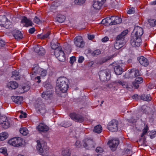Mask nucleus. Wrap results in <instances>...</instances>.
<instances>
[{
	"label": "nucleus",
	"mask_w": 156,
	"mask_h": 156,
	"mask_svg": "<svg viewBox=\"0 0 156 156\" xmlns=\"http://www.w3.org/2000/svg\"><path fill=\"white\" fill-rule=\"evenodd\" d=\"M106 1V0H94L93 4V8L96 10L100 9Z\"/></svg>",
	"instance_id": "13"
},
{
	"label": "nucleus",
	"mask_w": 156,
	"mask_h": 156,
	"mask_svg": "<svg viewBox=\"0 0 156 156\" xmlns=\"http://www.w3.org/2000/svg\"><path fill=\"white\" fill-rule=\"evenodd\" d=\"M7 117L5 115H2L0 116V124L1 125L5 121L7 120Z\"/></svg>",
	"instance_id": "42"
},
{
	"label": "nucleus",
	"mask_w": 156,
	"mask_h": 156,
	"mask_svg": "<svg viewBox=\"0 0 156 156\" xmlns=\"http://www.w3.org/2000/svg\"><path fill=\"white\" fill-rule=\"evenodd\" d=\"M47 72L46 70H43L41 72V76L44 77L47 75Z\"/></svg>",
	"instance_id": "51"
},
{
	"label": "nucleus",
	"mask_w": 156,
	"mask_h": 156,
	"mask_svg": "<svg viewBox=\"0 0 156 156\" xmlns=\"http://www.w3.org/2000/svg\"><path fill=\"white\" fill-rule=\"evenodd\" d=\"M0 152L5 156H7L8 154L7 152V150L6 147H2L0 149Z\"/></svg>",
	"instance_id": "38"
},
{
	"label": "nucleus",
	"mask_w": 156,
	"mask_h": 156,
	"mask_svg": "<svg viewBox=\"0 0 156 156\" xmlns=\"http://www.w3.org/2000/svg\"><path fill=\"white\" fill-rule=\"evenodd\" d=\"M118 121L115 120L113 119L109 122L107 127L108 129L110 131L115 132L118 130Z\"/></svg>",
	"instance_id": "5"
},
{
	"label": "nucleus",
	"mask_w": 156,
	"mask_h": 156,
	"mask_svg": "<svg viewBox=\"0 0 156 156\" xmlns=\"http://www.w3.org/2000/svg\"><path fill=\"white\" fill-rule=\"evenodd\" d=\"M137 59L140 63L144 66H147L149 64L148 61L147 59L143 56L138 57Z\"/></svg>",
	"instance_id": "20"
},
{
	"label": "nucleus",
	"mask_w": 156,
	"mask_h": 156,
	"mask_svg": "<svg viewBox=\"0 0 156 156\" xmlns=\"http://www.w3.org/2000/svg\"><path fill=\"white\" fill-rule=\"evenodd\" d=\"M74 42L75 44L77 47L82 48L84 46L85 42L82 37L80 36L76 37L74 39Z\"/></svg>",
	"instance_id": "9"
},
{
	"label": "nucleus",
	"mask_w": 156,
	"mask_h": 156,
	"mask_svg": "<svg viewBox=\"0 0 156 156\" xmlns=\"http://www.w3.org/2000/svg\"><path fill=\"white\" fill-rule=\"evenodd\" d=\"M8 133L6 132H2L0 133V140L3 141L8 137Z\"/></svg>",
	"instance_id": "33"
},
{
	"label": "nucleus",
	"mask_w": 156,
	"mask_h": 156,
	"mask_svg": "<svg viewBox=\"0 0 156 156\" xmlns=\"http://www.w3.org/2000/svg\"><path fill=\"white\" fill-rule=\"evenodd\" d=\"M128 32L127 30H126L122 31L120 34L118 35L116 37V40L123 42L124 39V37Z\"/></svg>",
	"instance_id": "21"
},
{
	"label": "nucleus",
	"mask_w": 156,
	"mask_h": 156,
	"mask_svg": "<svg viewBox=\"0 0 156 156\" xmlns=\"http://www.w3.org/2000/svg\"><path fill=\"white\" fill-rule=\"evenodd\" d=\"M148 22L151 26L154 27L156 26V19H150L148 20Z\"/></svg>",
	"instance_id": "36"
},
{
	"label": "nucleus",
	"mask_w": 156,
	"mask_h": 156,
	"mask_svg": "<svg viewBox=\"0 0 156 156\" xmlns=\"http://www.w3.org/2000/svg\"><path fill=\"white\" fill-rule=\"evenodd\" d=\"M114 71L117 75L121 74L122 73V69L121 67L122 65L121 63L115 62L112 64Z\"/></svg>",
	"instance_id": "7"
},
{
	"label": "nucleus",
	"mask_w": 156,
	"mask_h": 156,
	"mask_svg": "<svg viewBox=\"0 0 156 156\" xmlns=\"http://www.w3.org/2000/svg\"><path fill=\"white\" fill-rule=\"evenodd\" d=\"M75 145L77 148L80 147L81 146L80 142L79 140H77L75 143Z\"/></svg>",
	"instance_id": "58"
},
{
	"label": "nucleus",
	"mask_w": 156,
	"mask_h": 156,
	"mask_svg": "<svg viewBox=\"0 0 156 156\" xmlns=\"http://www.w3.org/2000/svg\"><path fill=\"white\" fill-rule=\"evenodd\" d=\"M34 106L37 110L41 112V111L44 108V105L41 99L38 98L35 102Z\"/></svg>",
	"instance_id": "14"
},
{
	"label": "nucleus",
	"mask_w": 156,
	"mask_h": 156,
	"mask_svg": "<svg viewBox=\"0 0 156 156\" xmlns=\"http://www.w3.org/2000/svg\"><path fill=\"white\" fill-rule=\"evenodd\" d=\"M101 53V51L99 49H97L94 51L92 52V56H94L96 55H98Z\"/></svg>",
	"instance_id": "46"
},
{
	"label": "nucleus",
	"mask_w": 156,
	"mask_h": 156,
	"mask_svg": "<svg viewBox=\"0 0 156 156\" xmlns=\"http://www.w3.org/2000/svg\"><path fill=\"white\" fill-rule=\"evenodd\" d=\"M19 75L18 72L17 70H15L13 71L12 72V77H16V78L15 79L16 80L19 79L20 78L19 77H18Z\"/></svg>",
	"instance_id": "40"
},
{
	"label": "nucleus",
	"mask_w": 156,
	"mask_h": 156,
	"mask_svg": "<svg viewBox=\"0 0 156 156\" xmlns=\"http://www.w3.org/2000/svg\"><path fill=\"white\" fill-rule=\"evenodd\" d=\"M34 23L37 24H39L41 23V21L39 18L36 16L34 18Z\"/></svg>",
	"instance_id": "47"
},
{
	"label": "nucleus",
	"mask_w": 156,
	"mask_h": 156,
	"mask_svg": "<svg viewBox=\"0 0 156 156\" xmlns=\"http://www.w3.org/2000/svg\"><path fill=\"white\" fill-rule=\"evenodd\" d=\"M119 144V140L117 138L110 140L108 142V144L109 145L110 148L112 151L115 150L116 147Z\"/></svg>",
	"instance_id": "11"
},
{
	"label": "nucleus",
	"mask_w": 156,
	"mask_h": 156,
	"mask_svg": "<svg viewBox=\"0 0 156 156\" xmlns=\"http://www.w3.org/2000/svg\"><path fill=\"white\" fill-rule=\"evenodd\" d=\"M20 133L24 136H26L28 133V130L26 127L20 128Z\"/></svg>",
	"instance_id": "34"
},
{
	"label": "nucleus",
	"mask_w": 156,
	"mask_h": 156,
	"mask_svg": "<svg viewBox=\"0 0 156 156\" xmlns=\"http://www.w3.org/2000/svg\"><path fill=\"white\" fill-rule=\"evenodd\" d=\"M11 98L14 102L18 104H20L23 100V97L20 96H13Z\"/></svg>",
	"instance_id": "23"
},
{
	"label": "nucleus",
	"mask_w": 156,
	"mask_h": 156,
	"mask_svg": "<svg viewBox=\"0 0 156 156\" xmlns=\"http://www.w3.org/2000/svg\"><path fill=\"white\" fill-rule=\"evenodd\" d=\"M148 129L149 128L148 126L147 125H146L143 129V131L146 133L148 130Z\"/></svg>",
	"instance_id": "64"
},
{
	"label": "nucleus",
	"mask_w": 156,
	"mask_h": 156,
	"mask_svg": "<svg viewBox=\"0 0 156 156\" xmlns=\"http://www.w3.org/2000/svg\"><path fill=\"white\" fill-rule=\"evenodd\" d=\"M85 0H75L74 2L75 4L81 5L84 3Z\"/></svg>",
	"instance_id": "43"
},
{
	"label": "nucleus",
	"mask_w": 156,
	"mask_h": 156,
	"mask_svg": "<svg viewBox=\"0 0 156 156\" xmlns=\"http://www.w3.org/2000/svg\"><path fill=\"white\" fill-rule=\"evenodd\" d=\"M70 117L73 120L80 123L84 121V118L83 116L75 113H70Z\"/></svg>",
	"instance_id": "10"
},
{
	"label": "nucleus",
	"mask_w": 156,
	"mask_h": 156,
	"mask_svg": "<svg viewBox=\"0 0 156 156\" xmlns=\"http://www.w3.org/2000/svg\"><path fill=\"white\" fill-rule=\"evenodd\" d=\"M99 74L101 80L105 82L109 79L111 76V72L108 69L101 70L99 72Z\"/></svg>",
	"instance_id": "3"
},
{
	"label": "nucleus",
	"mask_w": 156,
	"mask_h": 156,
	"mask_svg": "<svg viewBox=\"0 0 156 156\" xmlns=\"http://www.w3.org/2000/svg\"><path fill=\"white\" fill-rule=\"evenodd\" d=\"M21 23H24L25 24L24 26L26 27H32L34 24L30 20L27 19V17L25 16L23 17Z\"/></svg>",
	"instance_id": "18"
},
{
	"label": "nucleus",
	"mask_w": 156,
	"mask_h": 156,
	"mask_svg": "<svg viewBox=\"0 0 156 156\" xmlns=\"http://www.w3.org/2000/svg\"><path fill=\"white\" fill-rule=\"evenodd\" d=\"M22 89L24 92H27L30 89V87L28 85L24 86L22 87Z\"/></svg>",
	"instance_id": "53"
},
{
	"label": "nucleus",
	"mask_w": 156,
	"mask_h": 156,
	"mask_svg": "<svg viewBox=\"0 0 156 156\" xmlns=\"http://www.w3.org/2000/svg\"><path fill=\"white\" fill-rule=\"evenodd\" d=\"M53 52L56 58L60 61L64 62L65 60V56L64 52L60 48L59 50L58 49L56 51H53Z\"/></svg>",
	"instance_id": "6"
},
{
	"label": "nucleus",
	"mask_w": 156,
	"mask_h": 156,
	"mask_svg": "<svg viewBox=\"0 0 156 156\" xmlns=\"http://www.w3.org/2000/svg\"><path fill=\"white\" fill-rule=\"evenodd\" d=\"M36 129L39 131L46 132L49 129V127L46 124L41 123L36 127Z\"/></svg>",
	"instance_id": "17"
},
{
	"label": "nucleus",
	"mask_w": 156,
	"mask_h": 156,
	"mask_svg": "<svg viewBox=\"0 0 156 156\" xmlns=\"http://www.w3.org/2000/svg\"><path fill=\"white\" fill-rule=\"evenodd\" d=\"M135 81L136 82L140 84L143 82V80L142 77H136Z\"/></svg>",
	"instance_id": "44"
},
{
	"label": "nucleus",
	"mask_w": 156,
	"mask_h": 156,
	"mask_svg": "<svg viewBox=\"0 0 156 156\" xmlns=\"http://www.w3.org/2000/svg\"><path fill=\"white\" fill-rule=\"evenodd\" d=\"M35 31V28L34 27H33L29 29L28 32L30 34H33L34 33Z\"/></svg>",
	"instance_id": "56"
},
{
	"label": "nucleus",
	"mask_w": 156,
	"mask_h": 156,
	"mask_svg": "<svg viewBox=\"0 0 156 156\" xmlns=\"http://www.w3.org/2000/svg\"><path fill=\"white\" fill-rule=\"evenodd\" d=\"M7 86L9 89H15L18 87V84L15 81H11L7 83Z\"/></svg>",
	"instance_id": "22"
},
{
	"label": "nucleus",
	"mask_w": 156,
	"mask_h": 156,
	"mask_svg": "<svg viewBox=\"0 0 156 156\" xmlns=\"http://www.w3.org/2000/svg\"><path fill=\"white\" fill-rule=\"evenodd\" d=\"M114 83H116L117 85L122 86L123 87L127 88L129 90H130V88L128 87L126 82L121 80L115 81Z\"/></svg>",
	"instance_id": "24"
},
{
	"label": "nucleus",
	"mask_w": 156,
	"mask_h": 156,
	"mask_svg": "<svg viewBox=\"0 0 156 156\" xmlns=\"http://www.w3.org/2000/svg\"><path fill=\"white\" fill-rule=\"evenodd\" d=\"M40 49L38 54L40 55L43 56L44 55L45 53V50L42 47L40 48Z\"/></svg>",
	"instance_id": "45"
},
{
	"label": "nucleus",
	"mask_w": 156,
	"mask_h": 156,
	"mask_svg": "<svg viewBox=\"0 0 156 156\" xmlns=\"http://www.w3.org/2000/svg\"><path fill=\"white\" fill-rule=\"evenodd\" d=\"M109 20H111L109 23L110 25L119 24L122 22L121 18L118 16H112L109 18Z\"/></svg>",
	"instance_id": "15"
},
{
	"label": "nucleus",
	"mask_w": 156,
	"mask_h": 156,
	"mask_svg": "<svg viewBox=\"0 0 156 156\" xmlns=\"http://www.w3.org/2000/svg\"><path fill=\"white\" fill-rule=\"evenodd\" d=\"M69 81L68 79L64 76L59 77L57 80L56 88L59 89L62 93L66 92L69 86Z\"/></svg>",
	"instance_id": "1"
},
{
	"label": "nucleus",
	"mask_w": 156,
	"mask_h": 156,
	"mask_svg": "<svg viewBox=\"0 0 156 156\" xmlns=\"http://www.w3.org/2000/svg\"><path fill=\"white\" fill-rule=\"evenodd\" d=\"M59 44L57 42H56V43H54L52 41L51 43V48L54 50H55V51L58 49L59 50L61 48V47H59Z\"/></svg>",
	"instance_id": "28"
},
{
	"label": "nucleus",
	"mask_w": 156,
	"mask_h": 156,
	"mask_svg": "<svg viewBox=\"0 0 156 156\" xmlns=\"http://www.w3.org/2000/svg\"><path fill=\"white\" fill-rule=\"evenodd\" d=\"M102 130V128L100 125H98L95 126L94 128L93 131L98 133H100Z\"/></svg>",
	"instance_id": "30"
},
{
	"label": "nucleus",
	"mask_w": 156,
	"mask_h": 156,
	"mask_svg": "<svg viewBox=\"0 0 156 156\" xmlns=\"http://www.w3.org/2000/svg\"><path fill=\"white\" fill-rule=\"evenodd\" d=\"M41 46H39L38 45H37V46L35 47L34 48V51L36 52L37 53H38L39 50H40V48H41Z\"/></svg>",
	"instance_id": "54"
},
{
	"label": "nucleus",
	"mask_w": 156,
	"mask_h": 156,
	"mask_svg": "<svg viewBox=\"0 0 156 156\" xmlns=\"http://www.w3.org/2000/svg\"><path fill=\"white\" fill-rule=\"evenodd\" d=\"M12 34L15 38L17 40L21 39L23 37L22 34L18 30H13L12 32Z\"/></svg>",
	"instance_id": "19"
},
{
	"label": "nucleus",
	"mask_w": 156,
	"mask_h": 156,
	"mask_svg": "<svg viewBox=\"0 0 156 156\" xmlns=\"http://www.w3.org/2000/svg\"><path fill=\"white\" fill-rule=\"evenodd\" d=\"M141 38L132 36L130 41L131 45L135 47H139L141 44Z\"/></svg>",
	"instance_id": "8"
},
{
	"label": "nucleus",
	"mask_w": 156,
	"mask_h": 156,
	"mask_svg": "<svg viewBox=\"0 0 156 156\" xmlns=\"http://www.w3.org/2000/svg\"><path fill=\"white\" fill-rule=\"evenodd\" d=\"M9 20L5 16H0V25L4 26L6 22H8Z\"/></svg>",
	"instance_id": "25"
},
{
	"label": "nucleus",
	"mask_w": 156,
	"mask_h": 156,
	"mask_svg": "<svg viewBox=\"0 0 156 156\" xmlns=\"http://www.w3.org/2000/svg\"><path fill=\"white\" fill-rule=\"evenodd\" d=\"M5 45V42L3 40L0 39V45L1 47H3Z\"/></svg>",
	"instance_id": "61"
},
{
	"label": "nucleus",
	"mask_w": 156,
	"mask_h": 156,
	"mask_svg": "<svg viewBox=\"0 0 156 156\" xmlns=\"http://www.w3.org/2000/svg\"><path fill=\"white\" fill-rule=\"evenodd\" d=\"M150 134V138L151 139H153L156 136V131L151 132Z\"/></svg>",
	"instance_id": "50"
},
{
	"label": "nucleus",
	"mask_w": 156,
	"mask_h": 156,
	"mask_svg": "<svg viewBox=\"0 0 156 156\" xmlns=\"http://www.w3.org/2000/svg\"><path fill=\"white\" fill-rule=\"evenodd\" d=\"M128 121L130 123H134L136 121V119H135L133 117H131L130 119H128Z\"/></svg>",
	"instance_id": "52"
},
{
	"label": "nucleus",
	"mask_w": 156,
	"mask_h": 156,
	"mask_svg": "<svg viewBox=\"0 0 156 156\" xmlns=\"http://www.w3.org/2000/svg\"><path fill=\"white\" fill-rule=\"evenodd\" d=\"M140 98L143 100L149 101H151L152 98L150 94H143L140 96Z\"/></svg>",
	"instance_id": "26"
},
{
	"label": "nucleus",
	"mask_w": 156,
	"mask_h": 156,
	"mask_svg": "<svg viewBox=\"0 0 156 156\" xmlns=\"http://www.w3.org/2000/svg\"><path fill=\"white\" fill-rule=\"evenodd\" d=\"M134 9H129V10H128L127 11V13L129 14H132L133 13H134L135 11L134 10Z\"/></svg>",
	"instance_id": "57"
},
{
	"label": "nucleus",
	"mask_w": 156,
	"mask_h": 156,
	"mask_svg": "<svg viewBox=\"0 0 156 156\" xmlns=\"http://www.w3.org/2000/svg\"><path fill=\"white\" fill-rule=\"evenodd\" d=\"M141 74V73H140L138 69L135 70L134 75L135 77H136L137 76H139Z\"/></svg>",
	"instance_id": "55"
},
{
	"label": "nucleus",
	"mask_w": 156,
	"mask_h": 156,
	"mask_svg": "<svg viewBox=\"0 0 156 156\" xmlns=\"http://www.w3.org/2000/svg\"><path fill=\"white\" fill-rule=\"evenodd\" d=\"M109 38L108 37L105 36L101 39V41L102 42H105L107 41H108L109 40Z\"/></svg>",
	"instance_id": "60"
},
{
	"label": "nucleus",
	"mask_w": 156,
	"mask_h": 156,
	"mask_svg": "<svg viewBox=\"0 0 156 156\" xmlns=\"http://www.w3.org/2000/svg\"><path fill=\"white\" fill-rule=\"evenodd\" d=\"M139 84L138 83L136 82L135 81L133 83V85L136 89H137L139 87Z\"/></svg>",
	"instance_id": "59"
},
{
	"label": "nucleus",
	"mask_w": 156,
	"mask_h": 156,
	"mask_svg": "<svg viewBox=\"0 0 156 156\" xmlns=\"http://www.w3.org/2000/svg\"><path fill=\"white\" fill-rule=\"evenodd\" d=\"M51 32L50 31H48L46 34L40 35V38L42 39H44L46 38H48L50 35L51 34Z\"/></svg>",
	"instance_id": "37"
},
{
	"label": "nucleus",
	"mask_w": 156,
	"mask_h": 156,
	"mask_svg": "<svg viewBox=\"0 0 156 156\" xmlns=\"http://www.w3.org/2000/svg\"><path fill=\"white\" fill-rule=\"evenodd\" d=\"M109 18L108 19V18H106L105 19H103L101 22L102 24H104L105 25H107L108 24H109Z\"/></svg>",
	"instance_id": "41"
},
{
	"label": "nucleus",
	"mask_w": 156,
	"mask_h": 156,
	"mask_svg": "<svg viewBox=\"0 0 156 156\" xmlns=\"http://www.w3.org/2000/svg\"><path fill=\"white\" fill-rule=\"evenodd\" d=\"M53 91L52 90L44 91L42 94L41 96L43 98L46 99H51L53 97Z\"/></svg>",
	"instance_id": "12"
},
{
	"label": "nucleus",
	"mask_w": 156,
	"mask_h": 156,
	"mask_svg": "<svg viewBox=\"0 0 156 156\" xmlns=\"http://www.w3.org/2000/svg\"><path fill=\"white\" fill-rule=\"evenodd\" d=\"M123 42L116 40L114 44V47L116 49L119 50L123 46Z\"/></svg>",
	"instance_id": "27"
},
{
	"label": "nucleus",
	"mask_w": 156,
	"mask_h": 156,
	"mask_svg": "<svg viewBox=\"0 0 156 156\" xmlns=\"http://www.w3.org/2000/svg\"><path fill=\"white\" fill-rule=\"evenodd\" d=\"M84 60V58L83 56H81L79 57L78 62V63H81L83 62Z\"/></svg>",
	"instance_id": "49"
},
{
	"label": "nucleus",
	"mask_w": 156,
	"mask_h": 156,
	"mask_svg": "<svg viewBox=\"0 0 156 156\" xmlns=\"http://www.w3.org/2000/svg\"><path fill=\"white\" fill-rule=\"evenodd\" d=\"M76 58L75 56H72L70 58L69 62L71 64H73L76 61Z\"/></svg>",
	"instance_id": "48"
},
{
	"label": "nucleus",
	"mask_w": 156,
	"mask_h": 156,
	"mask_svg": "<svg viewBox=\"0 0 156 156\" xmlns=\"http://www.w3.org/2000/svg\"><path fill=\"white\" fill-rule=\"evenodd\" d=\"M125 152L129 155H131L132 154V151L129 149H127L126 150Z\"/></svg>",
	"instance_id": "63"
},
{
	"label": "nucleus",
	"mask_w": 156,
	"mask_h": 156,
	"mask_svg": "<svg viewBox=\"0 0 156 156\" xmlns=\"http://www.w3.org/2000/svg\"><path fill=\"white\" fill-rule=\"evenodd\" d=\"M140 97V96L138 95L137 94H135L132 96V98L133 99H135L136 100L138 99L139 97Z\"/></svg>",
	"instance_id": "62"
},
{
	"label": "nucleus",
	"mask_w": 156,
	"mask_h": 156,
	"mask_svg": "<svg viewBox=\"0 0 156 156\" xmlns=\"http://www.w3.org/2000/svg\"><path fill=\"white\" fill-rule=\"evenodd\" d=\"M95 144L93 139L87 138L83 140V147L87 150H92L95 147Z\"/></svg>",
	"instance_id": "2"
},
{
	"label": "nucleus",
	"mask_w": 156,
	"mask_h": 156,
	"mask_svg": "<svg viewBox=\"0 0 156 156\" xmlns=\"http://www.w3.org/2000/svg\"><path fill=\"white\" fill-rule=\"evenodd\" d=\"M37 148L40 153H43L44 151L42 147L41 144L40 142L37 143Z\"/></svg>",
	"instance_id": "39"
},
{
	"label": "nucleus",
	"mask_w": 156,
	"mask_h": 156,
	"mask_svg": "<svg viewBox=\"0 0 156 156\" xmlns=\"http://www.w3.org/2000/svg\"><path fill=\"white\" fill-rule=\"evenodd\" d=\"M65 19V16L62 15H58L56 18V20L60 23H62L64 22Z\"/></svg>",
	"instance_id": "29"
},
{
	"label": "nucleus",
	"mask_w": 156,
	"mask_h": 156,
	"mask_svg": "<svg viewBox=\"0 0 156 156\" xmlns=\"http://www.w3.org/2000/svg\"><path fill=\"white\" fill-rule=\"evenodd\" d=\"M23 139L20 137H14L9 140L8 143L11 145L15 147H19L23 145Z\"/></svg>",
	"instance_id": "4"
},
{
	"label": "nucleus",
	"mask_w": 156,
	"mask_h": 156,
	"mask_svg": "<svg viewBox=\"0 0 156 156\" xmlns=\"http://www.w3.org/2000/svg\"><path fill=\"white\" fill-rule=\"evenodd\" d=\"M10 124L9 122L7 119V120L3 122L1 125L3 129H5L9 127Z\"/></svg>",
	"instance_id": "32"
},
{
	"label": "nucleus",
	"mask_w": 156,
	"mask_h": 156,
	"mask_svg": "<svg viewBox=\"0 0 156 156\" xmlns=\"http://www.w3.org/2000/svg\"><path fill=\"white\" fill-rule=\"evenodd\" d=\"M134 31L135 32V34L132 36L141 38L142 35L143 34V30L142 28L139 26L135 27Z\"/></svg>",
	"instance_id": "16"
},
{
	"label": "nucleus",
	"mask_w": 156,
	"mask_h": 156,
	"mask_svg": "<svg viewBox=\"0 0 156 156\" xmlns=\"http://www.w3.org/2000/svg\"><path fill=\"white\" fill-rule=\"evenodd\" d=\"M71 152L70 149L67 148L62 151V155L63 156H70Z\"/></svg>",
	"instance_id": "31"
},
{
	"label": "nucleus",
	"mask_w": 156,
	"mask_h": 156,
	"mask_svg": "<svg viewBox=\"0 0 156 156\" xmlns=\"http://www.w3.org/2000/svg\"><path fill=\"white\" fill-rule=\"evenodd\" d=\"M44 87L46 88L47 90H52V87L49 83L45 82L43 83Z\"/></svg>",
	"instance_id": "35"
}]
</instances>
